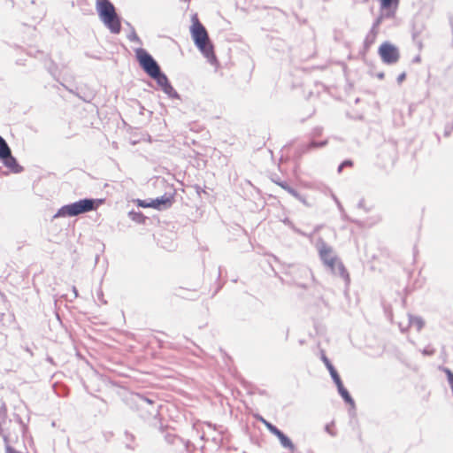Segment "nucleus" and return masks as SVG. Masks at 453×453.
Segmentation results:
<instances>
[{"mask_svg":"<svg viewBox=\"0 0 453 453\" xmlns=\"http://www.w3.org/2000/svg\"><path fill=\"white\" fill-rule=\"evenodd\" d=\"M397 8L398 7L382 8L380 6L381 13L374 21L373 26H372V30L375 29L377 27H379L384 19L394 18Z\"/></svg>","mask_w":453,"mask_h":453,"instance_id":"nucleus-10","label":"nucleus"},{"mask_svg":"<svg viewBox=\"0 0 453 453\" xmlns=\"http://www.w3.org/2000/svg\"><path fill=\"white\" fill-rule=\"evenodd\" d=\"M405 77H406L405 73L399 74V76L397 77V82L398 83L403 82L404 81Z\"/></svg>","mask_w":453,"mask_h":453,"instance_id":"nucleus-32","label":"nucleus"},{"mask_svg":"<svg viewBox=\"0 0 453 453\" xmlns=\"http://www.w3.org/2000/svg\"><path fill=\"white\" fill-rule=\"evenodd\" d=\"M0 160L13 173H17L22 171V167L18 164L16 158L12 155L11 149L9 150V153L7 155L0 157Z\"/></svg>","mask_w":453,"mask_h":453,"instance_id":"nucleus-8","label":"nucleus"},{"mask_svg":"<svg viewBox=\"0 0 453 453\" xmlns=\"http://www.w3.org/2000/svg\"><path fill=\"white\" fill-rule=\"evenodd\" d=\"M334 424V421H332L325 426V431L333 437L336 436V432L332 429Z\"/></svg>","mask_w":453,"mask_h":453,"instance_id":"nucleus-27","label":"nucleus"},{"mask_svg":"<svg viewBox=\"0 0 453 453\" xmlns=\"http://www.w3.org/2000/svg\"><path fill=\"white\" fill-rule=\"evenodd\" d=\"M408 326L414 327L417 331H419L423 326L424 322L419 317H412L411 315L408 316Z\"/></svg>","mask_w":453,"mask_h":453,"instance_id":"nucleus-14","label":"nucleus"},{"mask_svg":"<svg viewBox=\"0 0 453 453\" xmlns=\"http://www.w3.org/2000/svg\"><path fill=\"white\" fill-rule=\"evenodd\" d=\"M96 10L100 20L111 34L118 35L120 33L121 19L110 0H96Z\"/></svg>","mask_w":453,"mask_h":453,"instance_id":"nucleus-3","label":"nucleus"},{"mask_svg":"<svg viewBox=\"0 0 453 453\" xmlns=\"http://www.w3.org/2000/svg\"><path fill=\"white\" fill-rule=\"evenodd\" d=\"M358 206H359V207H362V206H363V201H360V202H359Z\"/></svg>","mask_w":453,"mask_h":453,"instance_id":"nucleus-41","label":"nucleus"},{"mask_svg":"<svg viewBox=\"0 0 453 453\" xmlns=\"http://www.w3.org/2000/svg\"><path fill=\"white\" fill-rule=\"evenodd\" d=\"M326 369L328 370L330 376H331L333 381L334 382V384H337V383L342 381L340 374L338 373V372L335 369V367L334 366V365H329L328 367H326Z\"/></svg>","mask_w":453,"mask_h":453,"instance_id":"nucleus-17","label":"nucleus"},{"mask_svg":"<svg viewBox=\"0 0 453 453\" xmlns=\"http://www.w3.org/2000/svg\"><path fill=\"white\" fill-rule=\"evenodd\" d=\"M10 147L6 141L0 135V157L9 153Z\"/></svg>","mask_w":453,"mask_h":453,"instance_id":"nucleus-23","label":"nucleus"},{"mask_svg":"<svg viewBox=\"0 0 453 453\" xmlns=\"http://www.w3.org/2000/svg\"><path fill=\"white\" fill-rule=\"evenodd\" d=\"M136 203L139 207H142V208H151L150 204H152L151 200L150 202H147L146 200H141V199H137Z\"/></svg>","mask_w":453,"mask_h":453,"instance_id":"nucleus-28","label":"nucleus"},{"mask_svg":"<svg viewBox=\"0 0 453 453\" xmlns=\"http://www.w3.org/2000/svg\"><path fill=\"white\" fill-rule=\"evenodd\" d=\"M128 216L133 221L137 223H143L145 220V217L141 211H131Z\"/></svg>","mask_w":453,"mask_h":453,"instance_id":"nucleus-18","label":"nucleus"},{"mask_svg":"<svg viewBox=\"0 0 453 453\" xmlns=\"http://www.w3.org/2000/svg\"><path fill=\"white\" fill-rule=\"evenodd\" d=\"M399 327H400V329H401L402 331H403V330H404V328L403 327L402 323H400V324H399Z\"/></svg>","mask_w":453,"mask_h":453,"instance_id":"nucleus-39","label":"nucleus"},{"mask_svg":"<svg viewBox=\"0 0 453 453\" xmlns=\"http://www.w3.org/2000/svg\"><path fill=\"white\" fill-rule=\"evenodd\" d=\"M328 269L333 274L341 277L344 280L347 287L349 285V274L340 259L333 266H329Z\"/></svg>","mask_w":453,"mask_h":453,"instance_id":"nucleus-7","label":"nucleus"},{"mask_svg":"<svg viewBox=\"0 0 453 453\" xmlns=\"http://www.w3.org/2000/svg\"><path fill=\"white\" fill-rule=\"evenodd\" d=\"M337 388V391L339 395L342 396V400L347 403L355 407V401L349 394V390L344 387L342 381L335 384Z\"/></svg>","mask_w":453,"mask_h":453,"instance_id":"nucleus-11","label":"nucleus"},{"mask_svg":"<svg viewBox=\"0 0 453 453\" xmlns=\"http://www.w3.org/2000/svg\"><path fill=\"white\" fill-rule=\"evenodd\" d=\"M104 200L94 198H84L77 202L62 206L54 218L74 217L82 213L95 211L102 204Z\"/></svg>","mask_w":453,"mask_h":453,"instance_id":"nucleus-4","label":"nucleus"},{"mask_svg":"<svg viewBox=\"0 0 453 453\" xmlns=\"http://www.w3.org/2000/svg\"><path fill=\"white\" fill-rule=\"evenodd\" d=\"M257 419L259 420L263 425H265V422H267L265 418H264L262 416H257Z\"/></svg>","mask_w":453,"mask_h":453,"instance_id":"nucleus-34","label":"nucleus"},{"mask_svg":"<svg viewBox=\"0 0 453 453\" xmlns=\"http://www.w3.org/2000/svg\"><path fill=\"white\" fill-rule=\"evenodd\" d=\"M73 292L74 294V297H77L78 296V291H77V288L75 287H73Z\"/></svg>","mask_w":453,"mask_h":453,"instance_id":"nucleus-36","label":"nucleus"},{"mask_svg":"<svg viewBox=\"0 0 453 453\" xmlns=\"http://www.w3.org/2000/svg\"><path fill=\"white\" fill-rule=\"evenodd\" d=\"M421 61L420 56H417L414 58L413 62L419 63Z\"/></svg>","mask_w":453,"mask_h":453,"instance_id":"nucleus-35","label":"nucleus"},{"mask_svg":"<svg viewBox=\"0 0 453 453\" xmlns=\"http://www.w3.org/2000/svg\"><path fill=\"white\" fill-rule=\"evenodd\" d=\"M136 398H137V403L139 404V406L141 407H143L144 404H149L151 406V409L150 410H148V412L150 414V415H154V414H157L158 412V410H157V407H155V401L151 398H148L142 395H140V394H137L136 395Z\"/></svg>","mask_w":453,"mask_h":453,"instance_id":"nucleus-12","label":"nucleus"},{"mask_svg":"<svg viewBox=\"0 0 453 453\" xmlns=\"http://www.w3.org/2000/svg\"><path fill=\"white\" fill-rule=\"evenodd\" d=\"M318 355L320 358V360L323 362V364L325 365L326 367H328L329 365H333L332 362L330 361V359L327 357V356L326 355V351L325 349H323L322 348H320V346L319 345L318 346Z\"/></svg>","mask_w":453,"mask_h":453,"instance_id":"nucleus-20","label":"nucleus"},{"mask_svg":"<svg viewBox=\"0 0 453 453\" xmlns=\"http://www.w3.org/2000/svg\"><path fill=\"white\" fill-rule=\"evenodd\" d=\"M162 90L170 98L180 99L179 93L174 89V88L172 86L171 83L169 85H167V87L164 88V89H162Z\"/></svg>","mask_w":453,"mask_h":453,"instance_id":"nucleus-19","label":"nucleus"},{"mask_svg":"<svg viewBox=\"0 0 453 453\" xmlns=\"http://www.w3.org/2000/svg\"><path fill=\"white\" fill-rule=\"evenodd\" d=\"M135 56L142 70L156 81L161 89H164V88L170 84L167 76L162 73L157 62L147 50L138 48L135 50Z\"/></svg>","mask_w":453,"mask_h":453,"instance_id":"nucleus-2","label":"nucleus"},{"mask_svg":"<svg viewBox=\"0 0 453 453\" xmlns=\"http://www.w3.org/2000/svg\"><path fill=\"white\" fill-rule=\"evenodd\" d=\"M379 55L382 61L388 65L395 64L400 58L397 47L388 42H385L380 46Z\"/></svg>","mask_w":453,"mask_h":453,"instance_id":"nucleus-5","label":"nucleus"},{"mask_svg":"<svg viewBox=\"0 0 453 453\" xmlns=\"http://www.w3.org/2000/svg\"><path fill=\"white\" fill-rule=\"evenodd\" d=\"M191 21L190 34L195 45L211 64L216 63L217 58L214 54L213 45L210 41L207 30L200 22L196 13L191 16Z\"/></svg>","mask_w":453,"mask_h":453,"instance_id":"nucleus-1","label":"nucleus"},{"mask_svg":"<svg viewBox=\"0 0 453 453\" xmlns=\"http://www.w3.org/2000/svg\"><path fill=\"white\" fill-rule=\"evenodd\" d=\"M297 200H299L302 203H303L306 206H309V203H307L306 199L299 194L298 197H296Z\"/></svg>","mask_w":453,"mask_h":453,"instance_id":"nucleus-31","label":"nucleus"},{"mask_svg":"<svg viewBox=\"0 0 453 453\" xmlns=\"http://www.w3.org/2000/svg\"><path fill=\"white\" fill-rule=\"evenodd\" d=\"M326 143H327L326 140L322 141L320 142H311L310 144L307 145L306 150H309L314 149V148L323 147V146L326 145Z\"/></svg>","mask_w":453,"mask_h":453,"instance_id":"nucleus-25","label":"nucleus"},{"mask_svg":"<svg viewBox=\"0 0 453 453\" xmlns=\"http://www.w3.org/2000/svg\"><path fill=\"white\" fill-rule=\"evenodd\" d=\"M4 441H5V453H21L20 451H18L13 447H12L10 444H8V437L6 435L4 436Z\"/></svg>","mask_w":453,"mask_h":453,"instance_id":"nucleus-26","label":"nucleus"},{"mask_svg":"<svg viewBox=\"0 0 453 453\" xmlns=\"http://www.w3.org/2000/svg\"><path fill=\"white\" fill-rule=\"evenodd\" d=\"M173 199L172 196L164 195L160 197L151 199L152 204H150V206L157 210L166 209L172 205Z\"/></svg>","mask_w":453,"mask_h":453,"instance_id":"nucleus-9","label":"nucleus"},{"mask_svg":"<svg viewBox=\"0 0 453 453\" xmlns=\"http://www.w3.org/2000/svg\"><path fill=\"white\" fill-rule=\"evenodd\" d=\"M318 250H319L320 259L322 260L323 264L327 268L329 266H333L339 260V258L335 255L333 248L328 246L323 241L319 242Z\"/></svg>","mask_w":453,"mask_h":453,"instance_id":"nucleus-6","label":"nucleus"},{"mask_svg":"<svg viewBox=\"0 0 453 453\" xmlns=\"http://www.w3.org/2000/svg\"><path fill=\"white\" fill-rule=\"evenodd\" d=\"M400 0H380L382 8L398 7Z\"/></svg>","mask_w":453,"mask_h":453,"instance_id":"nucleus-22","label":"nucleus"},{"mask_svg":"<svg viewBox=\"0 0 453 453\" xmlns=\"http://www.w3.org/2000/svg\"><path fill=\"white\" fill-rule=\"evenodd\" d=\"M275 184L280 186L281 188L286 190L288 194H290L294 197L299 196V193L296 189L291 188L286 181H275Z\"/></svg>","mask_w":453,"mask_h":453,"instance_id":"nucleus-15","label":"nucleus"},{"mask_svg":"<svg viewBox=\"0 0 453 453\" xmlns=\"http://www.w3.org/2000/svg\"><path fill=\"white\" fill-rule=\"evenodd\" d=\"M334 200H335V202H336V203H337L338 207H339L340 209H342V205H341L340 202H339L336 198H334Z\"/></svg>","mask_w":453,"mask_h":453,"instance_id":"nucleus-38","label":"nucleus"},{"mask_svg":"<svg viewBox=\"0 0 453 453\" xmlns=\"http://www.w3.org/2000/svg\"><path fill=\"white\" fill-rule=\"evenodd\" d=\"M343 165V166H350L352 165V161L351 160H345L342 163Z\"/></svg>","mask_w":453,"mask_h":453,"instance_id":"nucleus-33","label":"nucleus"},{"mask_svg":"<svg viewBox=\"0 0 453 453\" xmlns=\"http://www.w3.org/2000/svg\"><path fill=\"white\" fill-rule=\"evenodd\" d=\"M283 222H284L287 226H288L289 227H291L295 232H296V233H298V234H302V232H301L299 229H297V228L294 226V224L292 223V221H291V220H289L288 219H284V221H283Z\"/></svg>","mask_w":453,"mask_h":453,"instance_id":"nucleus-30","label":"nucleus"},{"mask_svg":"<svg viewBox=\"0 0 453 453\" xmlns=\"http://www.w3.org/2000/svg\"><path fill=\"white\" fill-rule=\"evenodd\" d=\"M379 77L382 78L383 77V73L379 74Z\"/></svg>","mask_w":453,"mask_h":453,"instance_id":"nucleus-42","label":"nucleus"},{"mask_svg":"<svg viewBox=\"0 0 453 453\" xmlns=\"http://www.w3.org/2000/svg\"><path fill=\"white\" fill-rule=\"evenodd\" d=\"M275 436L278 438V440L280 441V445L284 449H289V450H294L295 449V445H294L293 441H291V439L287 434H285L281 430H280L275 434Z\"/></svg>","mask_w":453,"mask_h":453,"instance_id":"nucleus-13","label":"nucleus"},{"mask_svg":"<svg viewBox=\"0 0 453 453\" xmlns=\"http://www.w3.org/2000/svg\"><path fill=\"white\" fill-rule=\"evenodd\" d=\"M343 167H344V166H343V165H342V164H341V165H339V167H338V172H339V173H341Z\"/></svg>","mask_w":453,"mask_h":453,"instance_id":"nucleus-37","label":"nucleus"},{"mask_svg":"<svg viewBox=\"0 0 453 453\" xmlns=\"http://www.w3.org/2000/svg\"><path fill=\"white\" fill-rule=\"evenodd\" d=\"M267 430L273 434V435H275L280 429H279L275 425H273V423H271L270 421H267V422H265V425H264Z\"/></svg>","mask_w":453,"mask_h":453,"instance_id":"nucleus-24","label":"nucleus"},{"mask_svg":"<svg viewBox=\"0 0 453 453\" xmlns=\"http://www.w3.org/2000/svg\"><path fill=\"white\" fill-rule=\"evenodd\" d=\"M377 344V347L374 350L370 349V347L367 348L365 353L371 357H377L383 353L385 349V346L380 344L378 342H375Z\"/></svg>","mask_w":453,"mask_h":453,"instance_id":"nucleus-16","label":"nucleus"},{"mask_svg":"<svg viewBox=\"0 0 453 453\" xmlns=\"http://www.w3.org/2000/svg\"><path fill=\"white\" fill-rule=\"evenodd\" d=\"M273 181L275 183V181H281V180L279 179H273Z\"/></svg>","mask_w":453,"mask_h":453,"instance_id":"nucleus-40","label":"nucleus"},{"mask_svg":"<svg viewBox=\"0 0 453 453\" xmlns=\"http://www.w3.org/2000/svg\"><path fill=\"white\" fill-rule=\"evenodd\" d=\"M422 354L424 356H433L434 354V349L427 346L422 349Z\"/></svg>","mask_w":453,"mask_h":453,"instance_id":"nucleus-29","label":"nucleus"},{"mask_svg":"<svg viewBox=\"0 0 453 453\" xmlns=\"http://www.w3.org/2000/svg\"><path fill=\"white\" fill-rule=\"evenodd\" d=\"M127 26L130 27V28H131V31H130L129 35H127V39L130 42H136L138 44H142V41L139 38V36L137 35L134 27H132L130 23H127Z\"/></svg>","mask_w":453,"mask_h":453,"instance_id":"nucleus-21","label":"nucleus"}]
</instances>
